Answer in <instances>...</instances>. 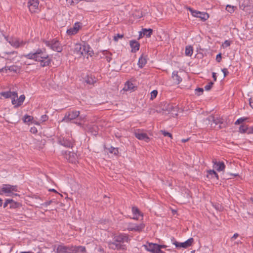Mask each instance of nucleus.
I'll list each match as a JSON object with an SVG mask.
<instances>
[{"instance_id":"56","label":"nucleus","mask_w":253,"mask_h":253,"mask_svg":"<svg viewBox=\"0 0 253 253\" xmlns=\"http://www.w3.org/2000/svg\"><path fill=\"white\" fill-rule=\"evenodd\" d=\"M167 247V246L165 245H159V249L161 250L162 249H165Z\"/></svg>"},{"instance_id":"23","label":"nucleus","mask_w":253,"mask_h":253,"mask_svg":"<svg viewBox=\"0 0 253 253\" xmlns=\"http://www.w3.org/2000/svg\"><path fill=\"white\" fill-rule=\"evenodd\" d=\"M147 63V60L145 56H144L143 54H142L141 56L139 57L138 62V66L142 68L144 66V65Z\"/></svg>"},{"instance_id":"10","label":"nucleus","mask_w":253,"mask_h":253,"mask_svg":"<svg viewBox=\"0 0 253 253\" xmlns=\"http://www.w3.org/2000/svg\"><path fill=\"white\" fill-rule=\"evenodd\" d=\"M145 249L151 253H159L160 251L159 245L152 243H148L143 246Z\"/></svg>"},{"instance_id":"45","label":"nucleus","mask_w":253,"mask_h":253,"mask_svg":"<svg viewBox=\"0 0 253 253\" xmlns=\"http://www.w3.org/2000/svg\"><path fill=\"white\" fill-rule=\"evenodd\" d=\"M161 132L165 136H169V137L172 138V135L169 132L165 130H161Z\"/></svg>"},{"instance_id":"43","label":"nucleus","mask_w":253,"mask_h":253,"mask_svg":"<svg viewBox=\"0 0 253 253\" xmlns=\"http://www.w3.org/2000/svg\"><path fill=\"white\" fill-rule=\"evenodd\" d=\"M158 94V91L157 90H154L151 92V97L150 99L153 100L154 98H155Z\"/></svg>"},{"instance_id":"3","label":"nucleus","mask_w":253,"mask_h":253,"mask_svg":"<svg viewBox=\"0 0 253 253\" xmlns=\"http://www.w3.org/2000/svg\"><path fill=\"white\" fill-rule=\"evenodd\" d=\"M86 119L85 115H80L79 111L72 110L67 112L63 119L62 122H69L72 121L76 120L73 122L74 123L80 127H83L82 122H84Z\"/></svg>"},{"instance_id":"48","label":"nucleus","mask_w":253,"mask_h":253,"mask_svg":"<svg viewBox=\"0 0 253 253\" xmlns=\"http://www.w3.org/2000/svg\"><path fill=\"white\" fill-rule=\"evenodd\" d=\"M230 43H231L230 41L226 40L223 43L222 46L223 48H226L230 45Z\"/></svg>"},{"instance_id":"15","label":"nucleus","mask_w":253,"mask_h":253,"mask_svg":"<svg viewBox=\"0 0 253 253\" xmlns=\"http://www.w3.org/2000/svg\"><path fill=\"white\" fill-rule=\"evenodd\" d=\"M65 158L69 162L72 163H75L77 161V155L76 153L73 152H66L65 155Z\"/></svg>"},{"instance_id":"44","label":"nucleus","mask_w":253,"mask_h":253,"mask_svg":"<svg viewBox=\"0 0 253 253\" xmlns=\"http://www.w3.org/2000/svg\"><path fill=\"white\" fill-rule=\"evenodd\" d=\"M203 91L204 89L203 88L198 87L195 89L196 93L198 95H200L203 93Z\"/></svg>"},{"instance_id":"59","label":"nucleus","mask_w":253,"mask_h":253,"mask_svg":"<svg viewBox=\"0 0 253 253\" xmlns=\"http://www.w3.org/2000/svg\"><path fill=\"white\" fill-rule=\"evenodd\" d=\"M51 203V201H47V202H45L43 205H45V206H47L48 205H49Z\"/></svg>"},{"instance_id":"17","label":"nucleus","mask_w":253,"mask_h":253,"mask_svg":"<svg viewBox=\"0 0 253 253\" xmlns=\"http://www.w3.org/2000/svg\"><path fill=\"white\" fill-rule=\"evenodd\" d=\"M81 27L80 23L76 22L73 27L67 30V33L69 35H74L77 33Z\"/></svg>"},{"instance_id":"6","label":"nucleus","mask_w":253,"mask_h":253,"mask_svg":"<svg viewBox=\"0 0 253 253\" xmlns=\"http://www.w3.org/2000/svg\"><path fill=\"white\" fill-rule=\"evenodd\" d=\"M89 46L85 43H76L75 45L74 52L80 56L84 55L89 52Z\"/></svg>"},{"instance_id":"28","label":"nucleus","mask_w":253,"mask_h":253,"mask_svg":"<svg viewBox=\"0 0 253 253\" xmlns=\"http://www.w3.org/2000/svg\"><path fill=\"white\" fill-rule=\"evenodd\" d=\"M6 68H7V69L9 70V71L13 72L16 73H19L20 71V69H21L20 67H18L17 66H15V65L5 67V70H7Z\"/></svg>"},{"instance_id":"16","label":"nucleus","mask_w":253,"mask_h":253,"mask_svg":"<svg viewBox=\"0 0 253 253\" xmlns=\"http://www.w3.org/2000/svg\"><path fill=\"white\" fill-rule=\"evenodd\" d=\"M17 56V52H3L2 53V57L6 60H13Z\"/></svg>"},{"instance_id":"55","label":"nucleus","mask_w":253,"mask_h":253,"mask_svg":"<svg viewBox=\"0 0 253 253\" xmlns=\"http://www.w3.org/2000/svg\"><path fill=\"white\" fill-rule=\"evenodd\" d=\"M231 175H234V176H237V175H238V174H231V173H230V174H229V175H226V176H225L224 177V178H226V179H230V178H231V177H230V176H231Z\"/></svg>"},{"instance_id":"62","label":"nucleus","mask_w":253,"mask_h":253,"mask_svg":"<svg viewBox=\"0 0 253 253\" xmlns=\"http://www.w3.org/2000/svg\"><path fill=\"white\" fill-rule=\"evenodd\" d=\"M188 140H189L188 138H187V139H183L181 140V141L182 142H186L188 141Z\"/></svg>"},{"instance_id":"14","label":"nucleus","mask_w":253,"mask_h":253,"mask_svg":"<svg viewBox=\"0 0 253 253\" xmlns=\"http://www.w3.org/2000/svg\"><path fill=\"white\" fill-rule=\"evenodd\" d=\"M70 253H86L85 247L84 246H70Z\"/></svg>"},{"instance_id":"27","label":"nucleus","mask_w":253,"mask_h":253,"mask_svg":"<svg viewBox=\"0 0 253 253\" xmlns=\"http://www.w3.org/2000/svg\"><path fill=\"white\" fill-rule=\"evenodd\" d=\"M153 30L151 29H143L142 31L140 32V35L142 34L147 37H150L152 34Z\"/></svg>"},{"instance_id":"22","label":"nucleus","mask_w":253,"mask_h":253,"mask_svg":"<svg viewBox=\"0 0 253 253\" xmlns=\"http://www.w3.org/2000/svg\"><path fill=\"white\" fill-rule=\"evenodd\" d=\"M130 45L131 47V52H135L139 49V43L136 41H131L130 42Z\"/></svg>"},{"instance_id":"37","label":"nucleus","mask_w":253,"mask_h":253,"mask_svg":"<svg viewBox=\"0 0 253 253\" xmlns=\"http://www.w3.org/2000/svg\"><path fill=\"white\" fill-rule=\"evenodd\" d=\"M248 127L247 126L241 125L239 127V132L241 133L247 132Z\"/></svg>"},{"instance_id":"52","label":"nucleus","mask_w":253,"mask_h":253,"mask_svg":"<svg viewBox=\"0 0 253 253\" xmlns=\"http://www.w3.org/2000/svg\"><path fill=\"white\" fill-rule=\"evenodd\" d=\"M222 57L221 53H219L216 55V60L217 62H220L221 60Z\"/></svg>"},{"instance_id":"60","label":"nucleus","mask_w":253,"mask_h":253,"mask_svg":"<svg viewBox=\"0 0 253 253\" xmlns=\"http://www.w3.org/2000/svg\"><path fill=\"white\" fill-rule=\"evenodd\" d=\"M239 236V234L238 233H235L233 235L232 237V239H236Z\"/></svg>"},{"instance_id":"5","label":"nucleus","mask_w":253,"mask_h":253,"mask_svg":"<svg viewBox=\"0 0 253 253\" xmlns=\"http://www.w3.org/2000/svg\"><path fill=\"white\" fill-rule=\"evenodd\" d=\"M206 121H208L209 124L212 126L214 125V127L219 125L218 128L220 129L225 126V124L223 122V119L215 116H210L207 119Z\"/></svg>"},{"instance_id":"33","label":"nucleus","mask_w":253,"mask_h":253,"mask_svg":"<svg viewBox=\"0 0 253 253\" xmlns=\"http://www.w3.org/2000/svg\"><path fill=\"white\" fill-rule=\"evenodd\" d=\"M186 8H187V9H188V10H189L190 11L191 14L193 16L198 17L199 14H200V11L194 10L190 7H186Z\"/></svg>"},{"instance_id":"2","label":"nucleus","mask_w":253,"mask_h":253,"mask_svg":"<svg viewBox=\"0 0 253 253\" xmlns=\"http://www.w3.org/2000/svg\"><path fill=\"white\" fill-rule=\"evenodd\" d=\"M130 239L128 235L125 234H120L115 236L113 241L108 243V246L110 249L113 250H126V247L125 243H128Z\"/></svg>"},{"instance_id":"34","label":"nucleus","mask_w":253,"mask_h":253,"mask_svg":"<svg viewBox=\"0 0 253 253\" xmlns=\"http://www.w3.org/2000/svg\"><path fill=\"white\" fill-rule=\"evenodd\" d=\"M108 150L109 152V153L114 154L115 155H117L119 153L118 148L111 147L108 149Z\"/></svg>"},{"instance_id":"49","label":"nucleus","mask_w":253,"mask_h":253,"mask_svg":"<svg viewBox=\"0 0 253 253\" xmlns=\"http://www.w3.org/2000/svg\"><path fill=\"white\" fill-rule=\"evenodd\" d=\"M148 112H149V114H154L155 112H157V113H160L161 111H159V110H155L154 109H150L149 110H148Z\"/></svg>"},{"instance_id":"64","label":"nucleus","mask_w":253,"mask_h":253,"mask_svg":"<svg viewBox=\"0 0 253 253\" xmlns=\"http://www.w3.org/2000/svg\"><path fill=\"white\" fill-rule=\"evenodd\" d=\"M20 253H34L31 252H21Z\"/></svg>"},{"instance_id":"35","label":"nucleus","mask_w":253,"mask_h":253,"mask_svg":"<svg viewBox=\"0 0 253 253\" xmlns=\"http://www.w3.org/2000/svg\"><path fill=\"white\" fill-rule=\"evenodd\" d=\"M103 54L104 55H105L106 56V60L109 62H110V61L112 59V57H111V53H110L109 52L106 51V50H104L103 51Z\"/></svg>"},{"instance_id":"46","label":"nucleus","mask_w":253,"mask_h":253,"mask_svg":"<svg viewBox=\"0 0 253 253\" xmlns=\"http://www.w3.org/2000/svg\"><path fill=\"white\" fill-rule=\"evenodd\" d=\"M226 10L230 13H232L234 12V6H231L230 5H227L226 6Z\"/></svg>"},{"instance_id":"40","label":"nucleus","mask_w":253,"mask_h":253,"mask_svg":"<svg viewBox=\"0 0 253 253\" xmlns=\"http://www.w3.org/2000/svg\"><path fill=\"white\" fill-rule=\"evenodd\" d=\"M70 5H75L78 4L80 0H66Z\"/></svg>"},{"instance_id":"42","label":"nucleus","mask_w":253,"mask_h":253,"mask_svg":"<svg viewBox=\"0 0 253 253\" xmlns=\"http://www.w3.org/2000/svg\"><path fill=\"white\" fill-rule=\"evenodd\" d=\"M213 84V83L212 82H210L208 84L205 86V89L207 91L210 90Z\"/></svg>"},{"instance_id":"41","label":"nucleus","mask_w":253,"mask_h":253,"mask_svg":"<svg viewBox=\"0 0 253 253\" xmlns=\"http://www.w3.org/2000/svg\"><path fill=\"white\" fill-rule=\"evenodd\" d=\"M247 119V118H240L238 119L235 123V125H239L243 122H244L245 120Z\"/></svg>"},{"instance_id":"1","label":"nucleus","mask_w":253,"mask_h":253,"mask_svg":"<svg viewBox=\"0 0 253 253\" xmlns=\"http://www.w3.org/2000/svg\"><path fill=\"white\" fill-rule=\"evenodd\" d=\"M24 57L27 59L40 62V65L42 67L48 66L52 61L49 55L46 53L45 48H38L34 52H30L24 55Z\"/></svg>"},{"instance_id":"19","label":"nucleus","mask_w":253,"mask_h":253,"mask_svg":"<svg viewBox=\"0 0 253 253\" xmlns=\"http://www.w3.org/2000/svg\"><path fill=\"white\" fill-rule=\"evenodd\" d=\"M9 43L11 46L15 48H18L24 45L25 42L20 41L19 39H14L9 41Z\"/></svg>"},{"instance_id":"11","label":"nucleus","mask_w":253,"mask_h":253,"mask_svg":"<svg viewBox=\"0 0 253 253\" xmlns=\"http://www.w3.org/2000/svg\"><path fill=\"white\" fill-rule=\"evenodd\" d=\"M145 225L143 223L136 224L133 223H129L127 225V229L131 231L140 232L144 228Z\"/></svg>"},{"instance_id":"24","label":"nucleus","mask_w":253,"mask_h":253,"mask_svg":"<svg viewBox=\"0 0 253 253\" xmlns=\"http://www.w3.org/2000/svg\"><path fill=\"white\" fill-rule=\"evenodd\" d=\"M96 82L94 77L87 75L85 78V82L88 84H93Z\"/></svg>"},{"instance_id":"57","label":"nucleus","mask_w":253,"mask_h":253,"mask_svg":"<svg viewBox=\"0 0 253 253\" xmlns=\"http://www.w3.org/2000/svg\"><path fill=\"white\" fill-rule=\"evenodd\" d=\"M10 208H15V207H17L18 206V205H19V204L18 203H17V204L16 205H15L14 203L13 204H10Z\"/></svg>"},{"instance_id":"26","label":"nucleus","mask_w":253,"mask_h":253,"mask_svg":"<svg viewBox=\"0 0 253 253\" xmlns=\"http://www.w3.org/2000/svg\"><path fill=\"white\" fill-rule=\"evenodd\" d=\"M25 99V95L24 94L21 95L18 98H17V99H15V100L17 101H16V104H14V107H18V106H20L24 102Z\"/></svg>"},{"instance_id":"12","label":"nucleus","mask_w":253,"mask_h":253,"mask_svg":"<svg viewBox=\"0 0 253 253\" xmlns=\"http://www.w3.org/2000/svg\"><path fill=\"white\" fill-rule=\"evenodd\" d=\"M1 95L5 98H11L12 104H16V101L15 98L18 97L17 93L16 92L6 91L0 93Z\"/></svg>"},{"instance_id":"54","label":"nucleus","mask_w":253,"mask_h":253,"mask_svg":"<svg viewBox=\"0 0 253 253\" xmlns=\"http://www.w3.org/2000/svg\"><path fill=\"white\" fill-rule=\"evenodd\" d=\"M248 130L247 131V132L248 133H253V127H250L248 128Z\"/></svg>"},{"instance_id":"51","label":"nucleus","mask_w":253,"mask_h":253,"mask_svg":"<svg viewBox=\"0 0 253 253\" xmlns=\"http://www.w3.org/2000/svg\"><path fill=\"white\" fill-rule=\"evenodd\" d=\"M41 118V121L42 122L47 121L48 119V117L46 115H43Z\"/></svg>"},{"instance_id":"53","label":"nucleus","mask_w":253,"mask_h":253,"mask_svg":"<svg viewBox=\"0 0 253 253\" xmlns=\"http://www.w3.org/2000/svg\"><path fill=\"white\" fill-rule=\"evenodd\" d=\"M222 72H223V73L224 74V77H226L227 75V74L229 73L227 69L226 68H224V69H222Z\"/></svg>"},{"instance_id":"63","label":"nucleus","mask_w":253,"mask_h":253,"mask_svg":"<svg viewBox=\"0 0 253 253\" xmlns=\"http://www.w3.org/2000/svg\"><path fill=\"white\" fill-rule=\"evenodd\" d=\"M250 104L251 107L253 109V101H250Z\"/></svg>"},{"instance_id":"18","label":"nucleus","mask_w":253,"mask_h":253,"mask_svg":"<svg viewBox=\"0 0 253 253\" xmlns=\"http://www.w3.org/2000/svg\"><path fill=\"white\" fill-rule=\"evenodd\" d=\"M213 168L218 171H223L225 169V165L223 162H217L216 160H212Z\"/></svg>"},{"instance_id":"31","label":"nucleus","mask_w":253,"mask_h":253,"mask_svg":"<svg viewBox=\"0 0 253 253\" xmlns=\"http://www.w3.org/2000/svg\"><path fill=\"white\" fill-rule=\"evenodd\" d=\"M209 14L206 12H202L200 11V14L198 16V18H201L203 21H206L209 18Z\"/></svg>"},{"instance_id":"50","label":"nucleus","mask_w":253,"mask_h":253,"mask_svg":"<svg viewBox=\"0 0 253 253\" xmlns=\"http://www.w3.org/2000/svg\"><path fill=\"white\" fill-rule=\"evenodd\" d=\"M123 37V35L118 34L116 36L114 37V40L115 41H118L119 39H121Z\"/></svg>"},{"instance_id":"7","label":"nucleus","mask_w":253,"mask_h":253,"mask_svg":"<svg viewBox=\"0 0 253 253\" xmlns=\"http://www.w3.org/2000/svg\"><path fill=\"white\" fill-rule=\"evenodd\" d=\"M0 189L2 193L6 194L7 196H10L11 194L17 195L16 194H14V192L17 191V186L16 185L3 184L0 187Z\"/></svg>"},{"instance_id":"20","label":"nucleus","mask_w":253,"mask_h":253,"mask_svg":"<svg viewBox=\"0 0 253 253\" xmlns=\"http://www.w3.org/2000/svg\"><path fill=\"white\" fill-rule=\"evenodd\" d=\"M135 136L139 140H144L148 142L149 138L146 133L140 132L139 131L134 132Z\"/></svg>"},{"instance_id":"38","label":"nucleus","mask_w":253,"mask_h":253,"mask_svg":"<svg viewBox=\"0 0 253 253\" xmlns=\"http://www.w3.org/2000/svg\"><path fill=\"white\" fill-rule=\"evenodd\" d=\"M132 211L133 213L136 216L137 215H141L140 212L137 208L135 207H132Z\"/></svg>"},{"instance_id":"21","label":"nucleus","mask_w":253,"mask_h":253,"mask_svg":"<svg viewBox=\"0 0 253 253\" xmlns=\"http://www.w3.org/2000/svg\"><path fill=\"white\" fill-rule=\"evenodd\" d=\"M70 246L59 245L56 248V253H70Z\"/></svg>"},{"instance_id":"13","label":"nucleus","mask_w":253,"mask_h":253,"mask_svg":"<svg viewBox=\"0 0 253 253\" xmlns=\"http://www.w3.org/2000/svg\"><path fill=\"white\" fill-rule=\"evenodd\" d=\"M39 1L38 0H28V6L30 11L33 13L38 9Z\"/></svg>"},{"instance_id":"25","label":"nucleus","mask_w":253,"mask_h":253,"mask_svg":"<svg viewBox=\"0 0 253 253\" xmlns=\"http://www.w3.org/2000/svg\"><path fill=\"white\" fill-rule=\"evenodd\" d=\"M207 173H208V174L207 176L208 177L212 178H213L214 177H215L217 179H219L218 175L214 170L210 169V170L207 171Z\"/></svg>"},{"instance_id":"36","label":"nucleus","mask_w":253,"mask_h":253,"mask_svg":"<svg viewBox=\"0 0 253 253\" xmlns=\"http://www.w3.org/2000/svg\"><path fill=\"white\" fill-rule=\"evenodd\" d=\"M14 204L15 205L17 204V202H14L12 199H6L3 204V208H5L7 206L8 204Z\"/></svg>"},{"instance_id":"8","label":"nucleus","mask_w":253,"mask_h":253,"mask_svg":"<svg viewBox=\"0 0 253 253\" xmlns=\"http://www.w3.org/2000/svg\"><path fill=\"white\" fill-rule=\"evenodd\" d=\"M59 143L66 147H72L73 145V140L69 134H67L64 136H61L59 139Z\"/></svg>"},{"instance_id":"9","label":"nucleus","mask_w":253,"mask_h":253,"mask_svg":"<svg viewBox=\"0 0 253 253\" xmlns=\"http://www.w3.org/2000/svg\"><path fill=\"white\" fill-rule=\"evenodd\" d=\"M171 240H173V244L176 247L183 248H187L191 246L194 241V239L192 238H189L187 241L183 243H178L175 241L174 238H173Z\"/></svg>"},{"instance_id":"30","label":"nucleus","mask_w":253,"mask_h":253,"mask_svg":"<svg viewBox=\"0 0 253 253\" xmlns=\"http://www.w3.org/2000/svg\"><path fill=\"white\" fill-rule=\"evenodd\" d=\"M172 77L174 80L176 81L177 84H179L181 81V78L178 75L177 71H173L172 74Z\"/></svg>"},{"instance_id":"32","label":"nucleus","mask_w":253,"mask_h":253,"mask_svg":"<svg viewBox=\"0 0 253 253\" xmlns=\"http://www.w3.org/2000/svg\"><path fill=\"white\" fill-rule=\"evenodd\" d=\"M185 55L191 56L193 54V47L191 46H188L185 48Z\"/></svg>"},{"instance_id":"58","label":"nucleus","mask_w":253,"mask_h":253,"mask_svg":"<svg viewBox=\"0 0 253 253\" xmlns=\"http://www.w3.org/2000/svg\"><path fill=\"white\" fill-rule=\"evenodd\" d=\"M212 78H213L214 81H216V76L215 73H212Z\"/></svg>"},{"instance_id":"4","label":"nucleus","mask_w":253,"mask_h":253,"mask_svg":"<svg viewBox=\"0 0 253 253\" xmlns=\"http://www.w3.org/2000/svg\"><path fill=\"white\" fill-rule=\"evenodd\" d=\"M43 42L53 51L60 52L62 50V46L56 39L50 41L43 40Z\"/></svg>"},{"instance_id":"47","label":"nucleus","mask_w":253,"mask_h":253,"mask_svg":"<svg viewBox=\"0 0 253 253\" xmlns=\"http://www.w3.org/2000/svg\"><path fill=\"white\" fill-rule=\"evenodd\" d=\"M32 120V118L30 116L25 115L24 116V121L25 122H30Z\"/></svg>"},{"instance_id":"39","label":"nucleus","mask_w":253,"mask_h":253,"mask_svg":"<svg viewBox=\"0 0 253 253\" xmlns=\"http://www.w3.org/2000/svg\"><path fill=\"white\" fill-rule=\"evenodd\" d=\"M173 108L174 107L172 105L168 104L165 108H163V110L170 112L171 111Z\"/></svg>"},{"instance_id":"61","label":"nucleus","mask_w":253,"mask_h":253,"mask_svg":"<svg viewBox=\"0 0 253 253\" xmlns=\"http://www.w3.org/2000/svg\"><path fill=\"white\" fill-rule=\"evenodd\" d=\"M31 131L34 133L35 132H37V130L35 127L31 128Z\"/></svg>"},{"instance_id":"29","label":"nucleus","mask_w":253,"mask_h":253,"mask_svg":"<svg viewBox=\"0 0 253 253\" xmlns=\"http://www.w3.org/2000/svg\"><path fill=\"white\" fill-rule=\"evenodd\" d=\"M134 87L133 84L131 82L128 81L125 84L124 89L126 91L131 90H133Z\"/></svg>"}]
</instances>
